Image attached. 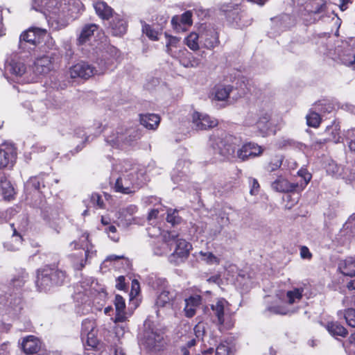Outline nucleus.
<instances>
[{
  "mask_svg": "<svg viewBox=\"0 0 355 355\" xmlns=\"http://www.w3.org/2000/svg\"><path fill=\"white\" fill-rule=\"evenodd\" d=\"M35 284L39 291L46 292L55 286L64 285L69 279L66 270L58 263L46 264L36 270Z\"/></svg>",
  "mask_w": 355,
  "mask_h": 355,
  "instance_id": "nucleus-1",
  "label": "nucleus"
},
{
  "mask_svg": "<svg viewBox=\"0 0 355 355\" xmlns=\"http://www.w3.org/2000/svg\"><path fill=\"white\" fill-rule=\"evenodd\" d=\"M212 146L213 148L225 159L238 158L241 161H244L243 153L244 143L241 137L227 135L223 139L215 140Z\"/></svg>",
  "mask_w": 355,
  "mask_h": 355,
  "instance_id": "nucleus-2",
  "label": "nucleus"
},
{
  "mask_svg": "<svg viewBox=\"0 0 355 355\" xmlns=\"http://www.w3.org/2000/svg\"><path fill=\"white\" fill-rule=\"evenodd\" d=\"M245 127L250 136L267 137L271 134H275L276 131L270 122V116L265 114L256 119L252 114H248L245 120Z\"/></svg>",
  "mask_w": 355,
  "mask_h": 355,
  "instance_id": "nucleus-3",
  "label": "nucleus"
},
{
  "mask_svg": "<svg viewBox=\"0 0 355 355\" xmlns=\"http://www.w3.org/2000/svg\"><path fill=\"white\" fill-rule=\"evenodd\" d=\"M89 241V234L87 232H84L80 236L78 241H73L70 243V246L74 249H82L78 253H73L71 255L72 259L73 265L76 270H81L86 265L87 261L89 257L90 252L88 249Z\"/></svg>",
  "mask_w": 355,
  "mask_h": 355,
  "instance_id": "nucleus-4",
  "label": "nucleus"
},
{
  "mask_svg": "<svg viewBox=\"0 0 355 355\" xmlns=\"http://www.w3.org/2000/svg\"><path fill=\"white\" fill-rule=\"evenodd\" d=\"M302 293V288H294L288 291L278 304L269 307L268 310L272 313L281 315L293 313L296 311L294 304L301 300Z\"/></svg>",
  "mask_w": 355,
  "mask_h": 355,
  "instance_id": "nucleus-5",
  "label": "nucleus"
},
{
  "mask_svg": "<svg viewBox=\"0 0 355 355\" xmlns=\"http://www.w3.org/2000/svg\"><path fill=\"white\" fill-rule=\"evenodd\" d=\"M227 304V301L225 299L220 298L215 304L211 306L213 315L217 319V324L220 331L229 330L234 325V320L232 315L225 313V306Z\"/></svg>",
  "mask_w": 355,
  "mask_h": 355,
  "instance_id": "nucleus-6",
  "label": "nucleus"
},
{
  "mask_svg": "<svg viewBox=\"0 0 355 355\" xmlns=\"http://www.w3.org/2000/svg\"><path fill=\"white\" fill-rule=\"evenodd\" d=\"M96 323L94 319L86 318L83 320L80 337L86 346L92 348L96 347L98 340L96 336Z\"/></svg>",
  "mask_w": 355,
  "mask_h": 355,
  "instance_id": "nucleus-7",
  "label": "nucleus"
},
{
  "mask_svg": "<svg viewBox=\"0 0 355 355\" xmlns=\"http://www.w3.org/2000/svg\"><path fill=\"white\" fill-rule=\"evenodd\" d=\"M46 34V29L31 26L21 33L19 41L21 43L24 42L36 46L43 42Z\"/></svg>",
  "mask_w": 355,
  "mask_h": 355,
  "instance_id": "nucleus-8",
  "label": "nucleus"
},
{
  "mask_svg": "<svg viewBox=\"0 0 355 355\" xmlns=\"http://www.w3.org/2000/svg\"><path fill=\"white\" fill-rule=\"evenodd\" d=\"M28 278V274L23 270L17 271L16 274L13 275L10 279L8 287L10 290H12V291L15 293V297L10 300L8 297L6 304H8L10 306H12V300L15 301L14 303H15L17 301L18 302L21 301V298L19 297H17V295L20 293V290L24 286Z\"/></svg>",
  "mask_w": 355,
  "mask_h": 355,
  "instance_id": "nucleus-9",
  "label": "nucleus"
},
{
  "mask_svg": "<svg viewBox=\"0 0 355 355\" xmlns=\"http://www.w3.org/2000/svg\"><path fill=\"white\" fill-rule=\"evenodd\" d=\"M69 73L72 78H80L88 80L97 73V70L88 62L80 61L70 67Z\"/></svg>",
  "mask_w": 355,
  "mask_h": 355,
  "instance_id": "nucleus-10",
  "label": "nucleus"
},
{
  "mask_svg": "<svg viewBox=\"0 0 355 355\" xmlns=\"http://www.w3.org/2000/svg\"><path fill=\"white\" fill-rule=\"evenodd\" d=\"M200 40L204 47L211 49L219 43L218 33L214 27L205 26L200 31Z\"/></svg>",
  "mask_w": 355,
  "mask_h": 355,
  "instance_id": "nucleus-11",
  "label": "nucleus"
},
{
  "mask_svg": "<svg viewBox=\"0 0 355 355\" xmlns=\"http://www.w3.org/2000/svg\"><path fill=\"white\" fill-rule=\"evenodd\" d=\"M17 158V150L12 144L0 145V169L12 166Z\"/></svg>",
  "mask_w": 355,
  "mask_h": 355,
  "instance_id": "nucleus-12",
  "label": "nucleus"
},
{
  "mask_svg": "<svg viewBox=\"0 0 355 355\" xmlns=\"http://www.w3.org/2000/svg\"><path fill=\"white\" fill-rule=\"evenodd\" d=\"M121 60V53L116 47L110 45L103 53L100 62L103 64L105 69H108Z\"/></svg>",
  "mask_w": 355,
  "mask_h": 355,
  "instance_id": "nucleus-13",
  "label": "nucleus"
},
{
  "mask_svg": "<svg viewBox=\"0 0 355 355\" xmlns=\"http://www.w3.org/2000/svg\"><path fill=\"white\" fill-rule=\"evenodd\" d=\"M52 184V178L49 174L41 173L37 175L31 177L27 181L28 188L38 191L42 193V189L49 187Z\"/></svg>",
  "mask_w": 355,
  "mask_h": 355,
  "instance_id": "nucleus-14",
  "label": "nucleus"
},
{
  "mask_svg": "<svg viewBox=\"0 0 355 355\" xmlns=\"http://www.w3.org/2000/svg\"><path fill=\"white\" fill-rule=\"evenodd\" d=\"M93 8L96 15L103 21H110L117 14L110 6L103 0L94 1Z\"/></svg>",
  "mask_w": 355,
  "mask_h": 355,
  "instance_id": "nucleus-15",
  "label": "nucleus"
},
{
  "mask_svg": "<svg viewBox=\"0 0 355 355\" xmlns=\"http://www.w3.org/2000/svg\"><path fill=\"white\" fill-rule=\"evenodd\" d=\"M192 123L196 130H203L211 128L217 125L214 120H211L207 114L195 111L192 114Z\"/></svg>",
  "mask_w": 355,
  "mask_h": 355,
  "instance_id": "nucleus-16",
  "label": "nucleus"
},
{
  "mask_svg": "<svg viewBox=\"0 0 355 355\" xmlns=\"http://www.w3.org/2000/svg\"><path fill=\"white\" fill-rule=\"evenodd\" d=\"M109 23V27L112 31V34L114 36L121 37L125 35L128 31V22L119 14H116Z\"/></svg>",
  "mask_w": 355,
  "mask_h": 355,
  "instance_id": "nucleus-17",
  "label": "nucleus"
},
{
  "mask_svg": "<svg viewBox=\"0 0 355 355\" xmlns=\"http://www.w3.org/2000/svg\"><path fill=\"white\" fill-rule=\"evenodd\" d=\"M133 175L129 174L118 178L114 184V190L123 194H130L135 192L133 189Z\"/></svg>",
  "mask_w": 355,
  "mask_h": 355,
  "instance_id": "nucleus-18",
  "label": "nucleus"
},
{
  "mask_svg": "<svg viewBox=\"0 0 355 355\" xmlns=\"http://www.w3.org/2000/svg\"><path fill=\"white\" fill-rule=\"evenodd\" d=\"M42 343L35 336H28L23 339L21 347L24 352L26 354H35L41 349Z\"/></svg>",
  "mask_w": 355,
  "mask_h": 355,
  "instance_id": "nucleus-19",
  "label": "nucleus"
},
{
  "mask_svg": "<svg viewBox=\"0 0 355 355\" xmlns=\"http://www.w3.org/2000/svg\"><path fill=\"white\" fill-rule=\"evenodd\" d=\"M98 28L99 26L96 24L92 23L85 24L76 40L77 44L81 46L89 42Z\"/></svg>",
  "mask_w": 355,
  "mask_h": 355,
  "instance_id": "nucleus-20",
  "label": "nucleus"
},
{
  "mask_svg": "<svg viewBox=\"0 0 355 355\" xmlns=\"http://www.w3.org/2000/svg\"><path fill=\"white\" fill-rule=\"evenodd\" d=\"M299 187L298 183H291L286 178L279 176L271 183L272 190L279 193L295 191Z\"/></svg>",
  "mask_w": 355,
  "mask_h": 355,
  "instance_id": "nucleus-21",
  "label": "nucleus"
},
{
  "mask_svg": "<svg viewBox=\"0 0 355 355\" xmlns=\"http://www.w3.org/2000/svg\"><path fill=\"white\" fill-rule=\"evenodd\" d=\"M160 116L155 114H140V123L149 130H156L160 123Z\"/></svg>",
  "mask_w": 355,
  "mask_h": 355,
  "instance_id": "nucleus-22",
  "label": "nucleus"
},
{
  "mask_svg": "<svg viewBox=\"0 0 355 355\" xmlns=\"http://www.w3.org/2000/svg\"><path fill=\"white\" fill-rule=\"evenodd\" d=\"M192 248L191 244L185 239H180L176 241L175 249L172 254L178 258L185 259L189 255L190 250Z\"/></svg>",
  "mask_w": 355,
  "mask_h": 355,
  "instance_id": "nucleus-23",
  "label": "nucleus"
},
{
  "mask_svg": "<svg viewBox=\"0 0 355 355\" xmlns=\"http://www.w3.org/2000/svg\"><path fill=\"white\" fill-rule=\"evenodd\" d=\"M114 306L116 309L115 322H123L126 320L125 316V302L124 298L120 295H116L114 299Z\"/></svg>",
  "mask_w": 355,
  "mask_h": 355,
  "instance_id": "nucleus-24",
  "label": "nucleus"
},
{
  "mask_svg": "<svg viewBox=\"0 0 355 355\" xmlns=\"http://www.w3.org/2000/svg\"><path fill=\"white\" fill-rule=\"evenodd\" d=\"M338 269L345 276L355 275V258L349 257L341 260L338 264Z\"/></svg>",
  "mask_w": 355,
  "mask_h": 355,
  "instance_id": "nucleus-25",
  "label": "nucleus"
},
{
  "mask_svg": "<svg viewBox=\"0 0 355 355\" xmlns=\"http://www.w3.org/2000/svg\"><path fill=\"white\" fill-rule=\"evenodd\" d=\"M171 24L176 29H178L181 24L191 26L193 24L192 12L191 10H187L180 16H173L171 19Z\"/></svg>",
  "mask_w": 355,
  "mask_h": 355,
  "instance_id": "nucleus-26",
  "label": "nucleus"
},
{
  "mask_svg": "<svg viewBox=\"0 0 355 355\" xmlns=\"http://www.w3.org/2000/svg\"><path fill=\"white\" fill-rule=\"evenodd\" d=\"M320 105H315L314 110L311 109L306 116V124L313 128H318L322 121L320 115L316 112L317 110L322 111L320 109Z\"/></svg>",
  "mask_w": 355,
  "mask_h": 355,
  "instance_id": "nucleus-27",
  "label": "nucleus"
},
{
  "mask_svg": "<svg viewBox=\"0 0 355 355\" xmlns=\"http://www.w3.org/2000/svg\"><path fill=\"white\" fill-rule=\"evenodd\" d=\"M112 349L111 346L105 344H99L96 347L86 348L85 355H111Z\"/></svg>",
  "mask_w": 355,
  "mask_h": 355,
  "instance_id": "nucleus-28",
  "label": "nucleus"
},
{
  "mask_svg": "<svg viewBox=\"0 0 355 355\" xmlns=\"http://www.w3.org/2000/svg\"><path fill=\"white\" fill-rule=\"evenodd\" d=\"M264 149L257 144L249 142L245 143V158H254L262 155Z\"/></svg>",
  "mask_w": 355,
  "mask_h": 355,
  "instance_id": "nucleus-29",
  "label": "nucleus"
},
{
  "mask_svg": "<svg viewBox=\"0 0 355 355\" xmlns=\"http://www.w3.org/2000/svg\"><path fill=\"white\" fill-rule=\"evenodd\" d=\"M327 329L329 333L334 336H345L347 334V329L337 322H331L327 324Z\"/></svg>",
  "mask_w": 355,
  "mask_h": 355,
  "instance_id": "nucleus-30",
  "label": "nucleus"
},
{
  "mask_svg": "<svg viewBox=\"0 0 355 355\" xmlns=\"http://www.w3.org/2000/svg\"><path fill=\"white\" fill-rule=\"evenodd\" d=\"M232 87L230 85H216L214 87L215 98L218 101H225L232 92Z\"/></svg>",
  "mask_w": 355,
  "mask_h": 355,
  "instance_id": "nucleus-31",
  "label": "nucleus"
},
{
  "mask_svg": "<svg viewBox=\"0 0 355 355\" xmlns=\"http://www.w3.org/2000/svg\"><path fill=\"white\" fill-rule=\"evenodd\" d=\"M180 62L185 67H197L200 64V60L189 52L182 57Z\"/></svg>",
  "mask_w": 355,
  "mask_h": 355,
  "instance_id": "nucleus-32",
  "label": "nucleus"
},
{
  "mask_svg": "<svg viewBox=\"0 0 355 355\" xmlns=\"http://www.w3.org/2000/svg\"><path fill=\"white\" fill-rule=\"evenodd\" d=\"M174 299V295L172 293L168 291H162L160 294L158 295L156 304L158 306L164 307L166 304H170Z\"/></svg>",
  "mask_w": 355,
  "mask_h": 355,
  "instance_id": "nucleus-33",
  "label": "nucleus"
},
{
  "mask_svg": "<svg viewBox=\"0 0 355 355\" xmlns=\"http://www.w3.org/2000/svg\"><path fill=\"white\" fill-rule=\"evenodd\" d=\"M327 173L336 178L345 177L343 167L342 166L338 165L334 161H331L329 162L328 165L327 166Z\"/></svg>",
  "mask_w": 355,
  "mask_h": 355,
  "instance_id": "nucleus-34",
  "label": "nucleus"
},
{
  "mask_svg": "<svg viewBox=\"0 0 355 355\" xmlns=\"http://www.w3.org/2000/svg\"><path fill=\"white\" fill-rule=\"evenodd\" d=\"M338 315L339 317L343 315L347 324L349 327L355 328V309L349 308L344 311H339Z\"/></svg>",
  "mask_w": 355,
  "mask_h": 355,
  "instance_id": "nucleus-35",
  "label": "nucleus"
},
{
  "mask_svg": "<svg viewBox=\"0 0 355 355\" xmlns=\"http://www.w3.org/2000/svg\"><path fill=\"white\" fill-rule=\"evenodd\" d=\"M35 64L38 71L46 73L49 71L51 63L48 56H42L36 60Z\"/></svg>",
  "mask_w": 355,
  "mask_h": 355,
  "instance_id": "nucleus-36",
  "label": "nucleus"
},
{
  "mask_svg": "<svg viewBox=\"0 0 355 355\" xmlns=\"http://www.w3.org/2000/svg\"><path fill=\"white\" fill-rule=\"evenodd\" d=\"M327 132L331 136L327 139L328 141H334V143H338L340 141V126L338 124H333L331 126H329L327 128Z\"/></svg>",
  "mask_w": 355,
  "mask_h": 355,
  "instance_id": "nucleus-37",
  "label": "nucleus"
},
{
  "mask_svg": "<svg viewBox=\"0 0 355 355\" xmlns=\"http://www.w3.org/2000/svg\"><path fill=\"white\" fill-rule=\"evenodd\" d=\"M200 39V34L195 32L191 33L185 39L186 44L189 49L193 51H196L199 49L198 40Z\"/></svg>",
  "mask_w": 355,
  "mask_h": 355,
  "instance_id": "nucleus-38",
  "label": "nucleus"
},
{
  "mask_svg": "<svg viewBox=\"0 0 355 355\" xmlns=\"http://www.w3.org/2000/svg\"><path fill=\"white\" fill-rule=\"evenodd\" d=\"M142 32L152 41H157L159 40V32L146 22L142 24Z\"/></svg>",
  "mask_w": 355,
  "mask_h": 355,
  "instance_id": "nucleus-39",
  "label": "nucleus"
},
{
  "mask_svg": "<svg viewBox=\"0 0 355 355\" xmlns=\"http://www.w3.org/2000/svg\"><path fill=\"white\" fill-rule=\"evenodd\" d=\"M234 349L229 343H220L216 349V355H233Z\"/></svg>",
  "mask_w": 355,
  "mask_h": 355,
  "instance_id": "nucleus-40",
  "label": "nucleus"
},
{
  "mask_svg": "<svg viewBox=\"0 0 355 355\" xmlns=\"http://www.w3.org/2000/svg\"><path fill=\"white\" fill-rule=\"evenodd\" d=\"M89 203L95 208L103 209L105 204L101 196L97 193H93L89 197Z\"/></svg>",
  "mask_w": 355,
  "mask_h": 355,
  "instance_id": "nucleus-41",
  "label": "nucleus"
},
{
  "mask_svg": "<svg viewBox=\"0 0 355 355\" xmlns=\"http://www.w3.org/2000/svg\"><path fill=\"white\" fill-rule=\"evenodd\" d=\"M200 256L202 257L203 260L206 261L208 264H219L220 263V259L216 256H215L212 252H200Z\"/></svg>",
  "mask_w": 355,
  "mask_h": 355,
  "instance_id": "nucleus-42",
  "label": "nucleus"
},
{
  "mask_svg": "<svg viewBox=\"0 0 355 355\" xmlns=\"http://www.w3.org/2000/svg\"><path fill=\"white\" fill-rule=\"evenodd\" d=\"M181 217L178 216V212L176 209L170 210L167 212L166 221L171 223L173 225L179 224L181 221Z\"/></svg>",
  "mask_w": 355,
  "mask_h": 355,
  "instance_id": "nucleus-43",
  "label": "nucleus"
},
{
  "mask_svg": "<svg viewBox=\"0 0 355 355\" xmlns=\"http://www.w3.org/2000/svg\"><path fill=\"white\" fill-rule=\"evenodd\" d=\"M202 297L200 295H191L185 300V304L195 308L199 306L202 303Z\"/></svg>",
  "mask_w": 355,
  "mask_h": 355,
  "instance_id": "nucleus-44",
  "label": "nucleus"
},
{
  "mask_svg": "<svg viewBox=\"0 0 355 355\" xmlns=\"http://www.w3.org/2000/svg\"><path fill=\"white\" fill-rule=\"evenodd\" d=\"M282 161L283 157L282 155H276L272 159L271 162L269 163L268 166V170L270 171H274L278 169L281 166Z\"/></svg>",
  "mask_w": 355,
  "mask_h": 355,
  "instance_id": "nucleus-45",
  "label": "nucleus"
},
{
  "mask_svg": "<svg viewBox=\"0 0 355 355\" xmlns=\"http://www.w3.org/2000/svg\"><path fill=\"white\" fill-rule=\"evenodd\" d=\"M178 239H180L179 234L175 231H168L163 235V241L168 245H170L172 242L176 243Z\"/></svg>",
  "mask_w": 355,
  "mask_h": 355,
  "instance_id": "nucleus-46",
  "label": "nucleus"
},
{
  "mask_svg": "<svg viewBox=\"0 0 355 355\" xmlns=\"http://www.w3.org/2000/svg\"><path fill=\"white\" fill-rule=\"evenodd\" d=\"M297 174L304 180V182L299 184V187H300L301 189H303L311 180V175L306 169L303 168L300 169L297 172Z\"/></svg>",
  "mask_w": 355,
  "mask_h": 355,
  "instance_id": "nucleus-47",
  "label": "nucleus"
},
{
  "mask_svg": "<svg viewBox=\"0 0 355 355\" xmlns=\"http://www.w3.org/2000/svg\"><path fill=\"white\" fill-rule=\"evenodd\" d=\"M10 73L17 76H21L26 71V67L21 63H14L11 66Z\"/></svg>",
  "mask_w": 355,
  "mask_h": 355,
  "instance_id": "nucleus-48",
  "label": "nucleus"
},
{
  "mask_svg": "<svg viewBox=\"0 0 355 355\" xmlns=\"http://www.w3.org/2000/svg\"><path fill=\"white\" fill-rule=\"evenodd\" d=\"M165 36L168 39L166 42V49L167 52L169 53L171 51V47H176L178 43L180 42V39L177 37L169 35L168 33H165Z\"/></svg>",
  "mask_w": 355,
  "mask_h": 355,
  "instance_id": "nucleus-49",
  "label": "nucleus"
},
{
  "mask_svg": "<svg viewBox=\"0 0 355 355\" xmlns=\"http://www.w3.org/2000/svg\"><path fill=\"white\" fill-rule=\"evenodd\" d=\"M248 182L250 184V193L252 196H256L259 192V184L257 180L249 178Z\"/></svg>",
  "mask_w": 355,
  "mask_h": 355,
  "instance_id": "nucleus-50",
  "label": "nucleus"
},
{
  "mask_svg": "<svg viewBox=\"0 0 355 355\" xmlns=\"http://www.w3.org/2000/svg\"><path fill=\"white\" fill-rule=\"evenodd\" d=\"M194 334L197 338H202L205 334V324L202 322H198L193 328Z\"/></svg>",
  "mask_w": 355,
  "mask_h": 355,
  "instance_id": "nucleus-51",
  "label": "nucleus"
},
{
  "mask_svg": "<svg viewBox=\"0 0 355 355\" xmlns=\"http://www.w3.org/2000/svg\"><path fill=\"white\" fill-rule=\"evenodd\" d=\"M342 61L346 65H352L355 64V49L352 53L345 54L342 58Z\"/></svg>",
  "mask_w": 355,
  "mask_h": 355,
  "instance_id": "nucleus-52",
  "label": "nucleus"
},
{
  "mask_svg": "<svg viewBox=\"0 0 355 355\" xmlns=\"http://www.w3.org/2000/svg\"><path fill=\"white\" fill-rule=\"evenodd\" d=\"M7 184L8 186L7 188L2 187V194L5 199L10 200L13 198L15 191L13 187L9 183Z\"/></svg>",
  "mask_w": 355,
  "mask_h": 355,
  "instance_id": "nucleus-53",
  "label": "nucleus"
},
{
  "mask_svg": "<svg viewBox=\"0 0 355 355\" xmlns=\"http://www.w3.org/2000/svg\"><path fill=\"white\" fill-rule=\"evenodd\" d=\"M105 231L112 240L116 241H118L119 237H116L117 230L115 225H109L107 227L105 228Z\"/></svg>",
  "mask_w": 355,
  "mask_h": 355,
  "instance_id": "nucleus-54",
  "label": "nucleus"
},
{
  "mask_svg": "<svg viewBox=\"0 0 355 355\" xmlns=\"http://www.w3.org/2000/svg\"><path fill=\"white\" fill-rule=\"evenodd\" d=\"M347 350L349 354L355 352V333L352 334L349 338Z\"/></svg>",
  "mask_w": 355,
  "mask_h": 355,
  "instance_id": "nucleus-55",
  "label": "nucleus"
},
{
  "mask_svg": "<svg viewBox=\"0 0 355 355\" xmlns=\"http://www.w3.org/2000/svg\"><path fill=\"white\" fill-rule=\"evenodd\" d=\"M125 278L121 275L117 277L116 287L117 289L123 291L126 288V284L125 282Z\"/></svg>",
  "mask_w": 355,
  "mask_h": 355,
  "instance_id": "nucleus-56",
  "label": "nucleus"
},
{
  "mask_svg": "<svg viewBox=\"0 0 355 355\" xmlns=\"http://www.w3.org/2000/svg\"><path fill=\"white\" fill-rule=\"evenodd\" d=\"M10 226L13 230L12 239H15L16 242L17 243V244H21V243L23 241V238L21 236V235L15 228L14 224H11Z\"/></svg>",
  "mask_w": 355,
  "mask_h": 355,
  "instance_id": "nucleus-57",
  "label": "nucleus"
},
{
  "mask_svg": "<svg viewBox=\"0 0 355 355\" xmlns=\"http://www.w3.org/2000/svg\"><path fill=\"white\" fill-rule=\"evenodd\" d=\"M196 308H195V307H193V306H191L189 305L187 306V304H185V307H184L185 315L188 318H192L196 314Z\"/></svg>",
  "mask_w": 355,
  "mask_h": 355,
  "instance_id": "nucleus-58",
  "label": "nucleus"
},
{
  "mask_svg": "<svg viewBox=\"0 0 355 355\" xmlns=\"http://www.w3.org/2000/svg\"><path fill=\"white\" fill-rule=\"evenodd\" d=\"M300 255L302 258L303 259H311V253L310 252L308 248L306 246H302L300 249Z\"/></svg>",
  "mask_w": 355,
  "mask_h": 355,
  "instance_id": "nucleus-59",
  "label": "nucleus"
},
{
  "mask_svg": "<svg viewBox=\"0 0 355 355\" xmlns=\"http://www.w3.org/2000/svg\"><path fill=\"white\" fill-rule=\"evenodd\" d=\"M139 288H140V286H139V283L138 280L133 279L132 281V291H131V293H132L133 292H135V294L137 295L139 291Z\"/></svg>",
  "mask_w": 355,
  "mask_h": 355,
  "instance_id": "nucleus-60",
  "label": "nucleus"
},
{
  "mask_svg": "<svg viewBox=\"0 0 355 355\" xmlns=\"http://www.w3.org/2000/svg\"><path fill=\"white\" fill-rule=\"evenodd\" d=\"M10 345V343L8 341L4 342L0 345V354H4L5 353L8 352V347Z\"/></svg>",
  "mask_w": 355,
  "mask_h": 355,
  "instance_id": "nucleus-61",
  "label": "nucleus"
},
{
  "mask_svg": "<svg viewBox=\"0 0 355 355\" xmlns=\"http://www.w3.org/2000/svg\"><path fill=\"white\" fill-rule=\"evenodd\" d=\"M327 140V139H315L313 141L311 147L314 149H317L320 145L324 144Z\"/></svg>",
  "mask_w": 355,
  "mask_h": 355,
  "instance_id": "nucleus-62",
  "label": "nucleus"
},
{
  "mask_svg": "<svg viewBox=\"0 0 355 355\" xmlns=\"http://www.w3.org/2000/svg\"><path fill=\"white\" fill-rule=\"evenodd\" d=\"M158 214H159L158 209H151L148 212V220H152V219L157 218V216H158Z\"/></svg>",
  "mask_w": 355,
  "mask_h": 355,
  "instance_id": "nucleus-63",
  "label": "nucleus"
},
{
  "mask_svg": "<svg viewBox=\"0 0 355 355\" xmlns=\"http://www.w3.org/2000/svg\"><path fill=\"white\" fill-rule=\"evenodd\" d=\"M349 148L352 151H354L355 153V135L354 138L351 139V141H349Z\"/></svg>",
  "mask_w": 355,
  "mask_h": 355,
  "instance_id": "nucleus-64",
  "label": "nucleus"
}]
</instances>
